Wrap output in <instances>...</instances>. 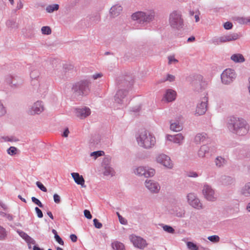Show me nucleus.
I'll use <instances>...</instances> for the list:
<instances>
[{
    "mask_svg": "<svg viewBox=\"0 0 250 250\" xmlns=\"http://www.w3.org/2000/svg\"><path fill=\"white\" fill-rule=\"evenodd\" d=\"M228 127L234 133L240 136L246 134L250 128L249 125L246 121L242 118L235 117H231Z\"/></svg>",
    "mask_w": 250,
    "mask_h": 250,
    "instance_id": "nucleus-1",
    "label": "nucleus"
},
{
    "mask_svg": "<svg viewBox=\"0 0 250 250\" xmlns=\"http://www.w3.org/2000/svg\"><path fill=\"white\" fill-rule=\"evenodd\" d=\"M137 141L140 146L145 148L152 147L156 143L155 137L146 130H142L139 133Z\"/></svg>",
    "mask_w": 250,
    "mask_h": 250,
    "instance_id": "nucleus-2",
    "label": "nucleus"
},
{
    "mask_svg": "<svg viewBox=\"0 0 250 250\" xmlns=\"http://www.w3.org/2000/svg\"><path fill=\"white\" fill-rule=\"evenodd\" d=\"M154 16V12L152 10L146 12L138 11L132 14V18L134 20H139L140 22H150L153 20Z\"/></svg>",
    "mask_w": 250,
    "mask_h": 250,
    "instance_id": "nucleus-3",
    "label": "nucleus"
},
{
    "mask_svg": "<svg viewBox=\"0 0 250 250\" xmlns=\"http://www.w3.org/2000/svg\"><path fill=\"white\" fill-rule=\"evenodd\" d=\"M169 22L170 26L173 28L179 29L182 27L183 20L181 13L178 11L171 13L170 15Z\"/></svg>",
    "mask_w": 250,
    "mask_h": 250,
    "instance_id": "nucleus-4",
    "label": "nucleus"
},
{
    "mask_svg": "<svg viewBox=\"0 0 250 250\" xmlns=\"http://www.w3.org/2000/svg\"><path fill=\"white\" fill-rule=\"evenodd\" d=\"M88 86L89 83L87 82L82 81L74 85L72 89L78 95H85L89 91Z\"/></svg>",
    "mask_w": 250,
    "mask_h": 250,
    "instance_id": "nucleus-5",
    "label": "nucleus"
},
{
    "mask_svg": "<svg viewBox=\"0 0 250 250\" xmlns=\"http://www.w3.org/2000/svg\"><path fill=\"white\" fill-rule=\"evenodd\" d=\"M235 74L233 70L226 69L221 74V80L223 83L229 84L234 79Z\"/></svg>",
    "mask_w": 250,
    "mask_h": 250,
    "instance_id": "nucleus-6",
    "label": "nucleus"
},
{
    "mask_svg": "<svg viewBox=\"0 0 250 250\" xmlns=\"http://www.w3.org/2000/svg\"><path fill=\"white\" fill-rule=\"evenodd\" d=\"M129 239L133 245L139 249H143L146 246V240L141 237L132 234L129 236Z\"/></svg>",
    "mask_w": 250,
    "mask_h": 250,
    "instance_id": "nucleus-7",
    "label": "nucleus"
},
{
    "mask_svg": "<svg viewBox=\"0 0 250 250\" xmlns=\"http://www.w3.org/2000/svg\"><path fill=\"white\" fill-rule=\"evenodd\" d=\"M135 172L138 175H143L146 177H149L154 175L155 170L151 168L139 167L136 169Z\"/></svg>",
    "mask_w": 250,
    "mask_h": 250,
    "instance_id": "nucleus-8",
    "label": "nucleus"
},
{
    "mask_svg": "<svg viewBox=\"0 0 250 250\" xmlns=\"http://www.w3.org/2000/svg\"><path fill=\"white\" fill-rule=\"evenodd\" d=\"M156 161L158 163L167 168L172 167V164L170 158L166 155L163 154L159 155L156 158Z\"/></svg>",
    "mask_w": 250,
    "mask_h": 250,
    "instance_id": "nucleus-9",
    "label": "nucleus"
},
{
    "mask_svg": "<svg viewBox=\"0 0 250 250\" xmlns=\"http://www.w3.org/2000/svg\"><path fill=\"white\" fill-rule=\"evenodd\" d=\"M203 193L205 197L209 201H214L216 199L214 191L208 185H205L203 189Z\"/></svg>",
    "mask_w": 250,
    "mask_h": 250,
    "instance_id": "nucleus-10",
    "label": "nucleus"
},
{
    "mask_svg": "<svg viewBox=\"0 0 250 250\" xmlns=\"http://www.w3.org/2000/svg\"><path fill=\"white\" fill-rule=\"evenodd\" d=\"M239 35L237 33L230 34L220 37L218 39V43H223L235 41L239 38Z\"/></svg>",
    "mask_w": 250,
    "mask_h": 250,
    "instance_id": "nucleus-11",
    "label": "nucleus"
},
{
    "mask_svg": "<svg viewBox=\"0 0 250 250\" xmlns=\"http://www.w3.org/2000/svg\"><path fill=\"white\" fill-rule=\"evenodd\" d=\"M76 116L81 118L83 119L87 117L90 114V109L86 107L83 108H79L75 109Z\"/></svg>",
    "mask_w": 250,
    "mask_h": 250,
    "instance_id": "nucleus-12",
    "label": "nucleus"
},
{
    "mask_svg": "<svg viewBox=\"0 0 250 250\" xmlns=\"http://www.w3.org/2000/svg\"><path fill=\"white\" fill-rule=\"evenodd\" d=\"M207 99L204 98L201 103L197 105L195 111L196 114L201 115L206 112L207 110Z\"/></svg>",
    "mask_w": 250,
    "mask_h": 250,
    "instance_id": "nucleus-13",
    "label": "nucleus"
},
{
    "mask_svg": "<svg viewBox=\"0 0 250 250\" xmlns=\"http://www.w3.org/2000/svg\"><path fill=\"white\" fill-rule=\"evenodd\" d=\"M146 187L151 192H157L160 189V186L155 182L151 180H146Z\"/></svg>",
    "mask_w": 250,
    "mask_h": 250,
    "instance_id": "nucleus-14",
    "label": "nucleus"
},
{
    "mask_svg": "<svg viewBox=\"0 0 250 250\" xmlns=\"http://www.w3.org/2000/svg\"><path fill=\"white\" fill-rule=\"evenodd\" d=\"M44 110V107L42 102L37 101L36 102L32 107L30 111L31 114H39Z\"/></svg>",
    "mask_w": 250,
    "mask_h": 250,
    "instance_id": "nucleus-15",
    "label": "nucleus"
},
{
    "mask_svg": "<svg viewBox=\"0 0 250 250\" xmlns=\"http://www.w3.org/2000/svg\"><path fill=\"white\" fill-rule=\"evenodd\" d=\"M71 174L77 184L81 185L82 187H85L84 185L85 181L82 175H80L77 172H73Z\"/></svg>",
    "mask_w": 250,
    "mask_h": 250,
    "instance_id": "nucleus-16",
    "label": "nucleus"
},
{
    "mask_svg": "<svg viewBox=\"0 0 250 250\" xmlns=\"http://www.w3.org/2000/svg\"><path fill=\"white\" fill-rule=\"evenodd\" d=\"M167 138L168 141L179 144L182 143L184 140V137L181 133L177 134L174 136L167 135Z\"/></svg>",
    "mask_w": 250,
    "mask_h": 250,
    "instance_id": "nucleus-17",
    "label": "nucleus"
},
{
    "mask_svg": "<svg viewBox=\"0 0 250 250\" xmlns=\"http://www.w3.org/2000/svg\"><path fill=\"white\" fill-rule=\"evenodd\" d=\"M176 95V93L175 91L171 89H168L167 91L164 98L167 102H170L175 100Z\"/></svg>",
    "mask_w": 250,
    "mask_h": 250,
    "instance_id": "nucleus-18",
    "label": "nucleus"
},
{
    "mask_svg": "<svg viewBox=\"0 0 250 250\" xmlns=\"http://www.w3.org/2000/svg\"><path fill=\"white\" fill-rule=\"evenodd\" d=\"M230 59L232 61L237 63L243 62L245 60L244 56L241 54H233Z\"/></svg>",
    "mask_w": 250,
    "mask_h": 250,
    "instance_id": "nucleus-19",
    "label": "nucleus"
},
{
    "mask_svg": "<svg viewBox=\"0 0 250 250\" xmlns=\"http://www.w3.org/2000/svg\"><path fill=\"white\" fill-rule=\"evenodd\" d=\"M122 10L121 6L115 5L111 8L110 13L113 17H116L119 15Z\"/></svg>",
    "mask_w": 250,
    "mask_h": 250,
    "instance_id": "nucleus-20",
    "label": "nucleus"
},
{
    "mask_svg": "<svg viewBox=\"0 0 250 250\" xmlns=\"http://www.w3.org/2000/svg\"><path fill=\"white\" fill-rule=\"evenodd\" d=\"M19 235L29 244H34L35 241L26 233L23 231H18Z\"/></svg>",
    "mask_w": 250,
    "mask_h": 250,
    "instance_id": "nucleus-21",
    "label": "nucleus"
},
{
    "mask_svg": "<svg viewBox=\"0 0 250 250\" xmlns=\"http://www.w3.org/2000/svg\"><path fill=\"white\" fill-rule=\"evenodd\" d=\"M112 247L115 250H125L124 245L118 241H115L111 244Z\"/></svg>",
    "mask_w": 250,
    "mask_h": 250,
    "instance_id": "nucleus-22",
    "label": "nucleus"
},
{
    "mask_svg": "<svg viewBox=\"0 0 250 250\" xmlns=\"http://www.w3.org/2000/svg\"><path fill=\"white\" fill-rule=\"evenodd\" d=\"M208 151V148L206 146H203L201 147L198 151V155L200 157H204L207 152Z\"/></svg>",
    "mask_w": 250,
    "mask_h": 250,
    "instance_id": "nucleus-23",
    "label": "nucleus"
},
{
    "mask_svg": "<svg viewBox=\"0 0 250 250\" xmlns=\"http://www.w3.org/2000/svg\"><path fill=\"white\" fill-rule=\"evenodd\" d=\"M189 204L194 208L199 209L202 208L201 203L198 198L197 199L192 200V201H189Z\"/></svg>",
    "mask_w": 250,
    "mask_h": 250,
    "instance_id": "nucleus-24",
    "label": "nucleus"
},
{
    "mask_svg": "<svg viewBox=\"0 0 250 250\" xmlns=\"http://www.w3.org/2000/svg\"><path fill=\"white\" fill-rule=\"evenodd\" d=\"M242 193L245 196L250 195V183L247 184L242 189Z\"/></svg>",
    "mask_w": 250,
    "mask_h": 250,
    "instance_id": "nucleus-25",
    "label": "nucleus"
},
{
    "mask_svg": "<svg viewBox=\"0 0 250 250\" xmlns=\"http://www.w3.org/2000/svg\"><path fill=\"white\" fill-rule=\"evenodd\" d=\"M206 134H198L195 137V142L196 143H200L203 142L206 139Z\"/></svg>",
    "mask_w": 250,
    "mask_h": 250,
    "instance_id": "nucleus-26",
    "label": "nucleus"
},
{
    "mask_svg": "<svg viewBox=\"0 0 250 250\" xmlns=\"http://www.w3.org/2000/svg\"><path fill=\"white\" fill-rule=\"evenodd\" d=\"M182 128V126L179 123H171L170 125V129L174 131H179Z\"/></svg>",
    "mask_w": 250,
    "mask_h": 250,
    "instance_id": "nucleus-27",
    "label": "nucleus"
},
{
    "mask_svg": "<svg viewBox=\"0 0 250 250\" xmlns=\"http://www.w3.org/2000/svg\"><path fill=\"white\" fill-rule=\"evenodd\" d=\"M59 5L57 4L50 5L46 7V10L48 13H51L59 9Z\"/></svg>",
    "mask_w": 250,
    "mask_h": 250,
    "instance_id": "nucleus-28",
    "label": "nucleus"
},
{
    "mask_svg": "<svg viewBox=\"0 0 250 250\" xmlns=\"http://www.w3.org/2000/svg\"><path fill=\"white\" fill-rule=\"evenodd\" d=\"M104 173V175L112 176L114 175L115 172L112 168L110 167H106Z\"/></svg>",
    "mask_w": 250,
    "mask_h": 250,
    "instance_id": "nucleus-29",
    "label": "nucleus"
},
{
    "mask_svg": "<svg viewBox=\"0 0 250 250\" xmlns=\"http://www.w3.org/2000/svg\"><path fill=\"white\" fill-rule=\"evenodd\" d=\"M216 165L219 167L223 166L225 163V160L221 157H218L215 160Z\"/></svg>",
    "mask_w": 250,
    "mask_h": 250,
    "instance_id": "nucleus-30",
    "label": "nucleus"
},
{
    "mask_svg": "<svg viewBox=\"0 0 250 250\" xmlns=\"http://www.w3.org/2000/svg\"><path fill=\"white\" fill-rule=\"evenodd\" d=\"M187 245L190 250H198V247L197 246L192 242H188L187 243Z\"/></svg>",
    "mask_w": 250,
    "mask_h": 250,
    "instance_id": "nucleus-31",
    "label": "nucleus"
},
{
    "mask_svg": "<svg viewBox=\"0 0 250 250\" xmlns=\"http://www.w3.org/2000/svg\"><path fill=\"white\" fill-rule=\"evenodd\" d=\"M126 94V92L124 90H119L116 94V97L118 99L120 98H124V96H125Z\"/></svg>",
    "mask_w": 250,
    "mask_h": 250,
    "instance_id": "nucleus-32",
    "label": "nucleus"
},
{
    "mask_svg": "<svg viewBox=\"0 0 250 250\" xmlns=\"http://www.w3.org/2000/svg\"><path fill=\"white\" fill-rule=\"evenodd\" d=\"M41 30L43 34L49 35L51 33V30L49 26H43Z\"/></svg>",
    "mask_w": 250,
    "mask_h": 250,
    "instance_id": "nucleus-33",
    "label": "nucleus"
},
{
    "mask_svg": "<svg viewBox=\"0 0 250 250\" xmlns=\"http://www.w3.org/2000/svg\"><path fill=\"white\" fill-rule=\"evenodd\" d=\"M104 154L103 151H94L91 153V156H94L95 159H96L98 157L103 156Z\"/></svg>",
    "mask_w": 250,
    "mask_h": 250,
    "instance_id": "nucleus-34",
    "label": "nucleus"
},
{
    "mask_svg": "<svg viewBox=\"0 0 250 250\" xmlns=\"http://www.w3.org/2000/svg\"><path fill=\"white\" fill-rule=\"evenodd\" d=\"M6 236V232L5 229L0 226V240L4 239Z\"/></svg>",
    "mask_w": 250,
    "mask_h": 250,
    "instance_id": "nucleus-35",
    "label": "nucleus"
},
{
    "mask_svg": "<svg viewBox=\"0 0 250 250\" xmlns=\"http://www.w3.org/2000/svg\"><path fill=\"white\" fill-rule=\"evenodd\" d=\"M168 64H171L172 63H176L178 62L177 59H175V58L173 56H168Z\"/></svg>",
    "mask_w": 250,
    "mask_h": 250,
    "instance_id": "nucleus-36",
    "label": "nucleus"
},
{
    "mask_svg": "<svg viewBox=\"0 0 250 250\" xmlns=\"http://www.w3.org/2000/svg\"><path fill=\"white\" fill-rule=\"evenodd\" d=\"M31 199L33 203H34L35 204L39 206L40 208L43 207L42 204L41 203V202L39 199H38L37 198H36L35 197H32Z\"/></svg>",
    "mask_w": 250,
    "mask_h": 250,
    "instance_id": "nucleus-37",
    "label": "nucleus"
},
{
    "mask_svg": "<svg viewBox=\"0 0 250 250\" xmlns=\"http://www.w3.org/2000/svg\"><path fill=\"white\" fill-rule=\"evenodd\" d=\"M17 148L14 146L10 147L7 150V152L11 155H14L16 153Z\"/></svg>",
    "mask_w": 250,
    "mask_h": 250,
    "instance_id": "nucleus-38",
    "label": "nucleus"
},
{
    "mask_svg": "<svg viewBox=\"0 0 250 250\" xmlns=\"http://www.w3.org/2000/svg\"><path fill=\"white\" fill-rule=\"evenodd\" d=\"M208 239L213 242H218L219 241V237L217 235L209 236Z\"/></svg>",
    "mask_w": 250,
    "mask_h": 250,
    "instance_id": "nucleus-39",
    "label": "nucleus"
},
{
    "mask_svg": "<svg viewBox=\"0 0 250 250\" xmlns=\"http://www.w3.org/2000/svg\"><path fill=\"white\" fill-rule=\"evenodd\" d=\"M117 215L118 216V218L119 220V221L121 224L123 225H126L127 224V220L123 217L118 212H117Z\"/></svg>",
    "mask_w": 250,
    "mask_h": 250,
    "instance_id": "nucleus-40",
    "label": "nucleus"
},
{
    "mask_svg": "<svg viewBox=\"0 0 250 250\" xmlns=\"http://www.w3.org/2000/svg\"><path fill=\"white\" fill-rule=\"evenodd\" d=\"M163 229L164 230L169 233H173L174 231V229L171 227L167 225L164 226L163 227Z\"/></svg>",
    "mask_w": 250,
    "mask_h": 250,
    "instance_id": "nucleus-41",
    "label": "nucleus"
},
{
    "mask_svg": "<svg viewBox=\"0 0 250 250\" xmlns=\"http://www.w3.org/2000/svg\"><path fill=\"white\" fill-rule=\"evenodd\" d=\"M36 185L37 187L42 191L46 192L47 189L43 185L42 183L40 182H37L36 183Z\"/></svg>",
    "mask_w": 250,
    "mask_h": 250,
    "instance_id": "nucleus-42",
    "label": "nucleus"
},
{
    "mask_svg": "<svg viewBox=\"0 0 250 250\" xmlns=\"http://www.w3.org/2000/svg\"><path fill=\"white\" fill-rule=\"evenodd\" d=\"M93 223L95 228L97 229H101L102 227V223L99 222L98 219H94L93 220Z\"/></svg>",
    "mask_w": 250,
    "mask_h": 250,
    "instance_id": "nucleus-43",
    "label": "nucleus"
},
{
    "mask_svg": "<svg viewBox=\"0 0 250 250\" xmlns=\"http://www.w3.org/2000/svg\"><path fill=\"white\" fill-rule=\"evenodd\" d=\"M187 198L188 203H189V201L197 199L193 193H189L187 195Z\"/></svg>",
    "mask_w": 250,
    "mask_h": 250,
    "instance_id": "nucleus-44",
    "label": "nucleus"
},
{
    "mask_svg": "<svg viewBox=\"0 0 250 250\" xmlns=\"http://www.w3.org/2000/svg\"><path fill=\"white\" fill-rule=\"evenodd\" d=\"M53 199H54L55 203H56V204H59L61 202L60 196L56 193L54 194Z\"/></svg>",
    "mask_w": 250,
    "mask_h": 250,
    "instance_id": "nucleus-45",
    "label": "nucleus"
},
{
    "mask_svg": "<svg viewBox=\"0 0 250 250\" xmlns=\"http://www.w3.org/2000/svg\"><path fill=\"white\" fill-rule=\"evenodd\" d=\"M35 211L39 218H42L43 217V214L42 210L38 207H36Z\"/></svg>",
    "mask_w": 250,
    "mask_h": 250,
    "instance_id": "nucleus-46",
    "label": "nucleus"
},
{
    "mask_svg": "<svg viewBox=\"0 0 250 250\" xmlns=\"http://www.w3.org/2000/svg\"><path fill=\"white\" fill-rule=\"evenodd\" d=\"M56 241L60 245H63L64 242L62 238L60 237L59 235H56V236H54Z\"/></svg>",
    "mask_w": 250,
    "mask_h": 250,
    "instance_id": "nucleus-47",
    "label": "nucleus"
},
{
    "mask_svg": "<svg viewBox=\"0 0 250 250\" xmlns=\"http://www.w3.org/2000/svg\"><path fill=\"white\" fill-rule=\"evenodd\" d=\"M224 27L226 29H230L232 27V24L230 22H226L224 24Z\"/></svg>",
    "mask_w": 250,
    "mask_h": 250,
    "instance_id": "nucleus-48",
    "label": "nucleus"
},
{
    "mask_svg": "<svg viewBox=\"0 0 250 250\" xmlns=\"http://www.w3.org/2000/svg\"><path fill=\"white\" fill-rule=\"evenodd\" d=\"M84 215L85 217L88 219H90L92 218V215L90 211L88 210L85 209L84 210Z\"/></svg>",
    "mask_w": 250,
    "mask_h": 250,
    "instance_id": "nucleus-49",
    "label": "nucleus"
},
{
    "mask_svg": "<svg viewBox=\"0 0 250 250\" xmlns=\"http://www.w3.org/2000/svg\"><path fill=\"white\" fill-rule=\"evenodd\" d=\"M12 77L11 76H8L6 78V82L7 83H8L9 84H10L11 85V86L12 85H16L15 83H13V82L12 81H11V79H12Z\"/></svg>",
    "mask_w": 250,
    "mask_h": 250,
    "instance_id": "nucleus-50",
    "label": "nucleus"
},
{
    "mask_svg": "<svg viewBox=\"0 0 250 250\" xmlns=\"http://www.w3.org/2000/svg\"><path fill=\"white\" fill-rule=\"evenodd\" d=\"M174 80H175V77L173 75H171V74H168L167 75V78L166 79L167 81H168L169 82H172V81H174Z\"/></svg>",
    "mask_w": 250,
    "mask_h": 250,
    "instance_id": "nucleus-51",
    "label": "nucleus"
},
{
    "mask_svg": "<svg viewBox=\"0 0 250 250\" xmlns=\"http://www.w3.org/2000/svg\"><path fill=\"white\" fill-rule=\"evenodd\" d=\"M70 238L73 242H76L77 241V236L75 234H71L70 235Z\"/></svg>",
    "mask_w": 250,
    "mask_h": 250,
    "instance_id": "nucleus-52",
    "label": "nucleus"
},
{
    "mask_svg": "<svg viewBox=\"0 0 250 250\" xmlns=\"http://www.w3.org/2000/svg\"><path fill=\"white\" fill-rule=\"evenodd\" d=\"M103 76V74L102 73H97L96 74H94L92 76V78L94 80H96L98 78H101Z\"/></svg>",
    "mask_w": 250,
    "mask_h": 250,
    "instance_id": "nucleus-53",
    "label": "nucleus"
},
{
    "mask_svg": "<svg viewBox=\"0 0 250 250\" xmlns=\"http://www.w3.org/2000/svg\"><path fill=\"white\" fill-rule=\"evenodd\" d=\"M242 21L243 22V23H247L248 22H250V19L249 18H242Z\"/></svg>",
    "mask_w": 250,
    "mask_h": 250,
    "instance_id": "nucleus-54",
    "label": "nucleus"
},
{
    "mask_svg": "<svg viewBox=\"0 0 250 250\" xmlns=\"http://www.w3.org/2000/svg\"><path fill=\"white\" fill-rule=\"evenodd\" d=\"M69 133V131L68 130V129H66L63 132V136L65 137H67L68 135V134Z\"/></svg>",
    "mask_w": 250,
    "mask_h": 250,
    "instance_id": "nucleus-55",
    "label": "nucleus"
},
{
    "mask_svg": "<svg viewBox=\"0 0 250 250\" xmlns=\"http://www.w3.org/2000/svg\"><path fill=\"white\" fill-rule=\"evenodd\" d=\"M189 177H196L197 176V174L195 172H190L188 175Z\"/></svg>",
    "mask_w": 250,
    "mask_h": 250,
    "instance_id": "nucleus-56",
    "label": "nucleus"
},
{
    "mask_svg": "<svg viewBox=\"0 0 250 250\" xmlns=\"http://www.w3.org/2000/svg\"><path fill=\"white\" fill-rule=\"evenodd\" d=\"M47 215L53 220L54 219L53 216L51 212L48 211L47 212Z\"/></svg>",
    "mask_w": 250,
    "mask_h": 250,
    "instance_id": "nucleus-57",
    "label": "nucleus"
},
{
    "mask_svg": "<svg viewBox=\"0 0 250 250\" xmlns=\"http://www.w3.org/2000/svg\"><path fill=\"white\" fill-rule=\"evenodd\" d=\"M194 40H195V38L194 37H191L188 39V42H192Z\"/></svg>",
    "mask_w": 250,
    "mask_h": 250,
    "instance_id": "nucleus-58",
    "label": "nucleus"
},
{
    "mask_svg": "<svg viewBox=\"0 0 250 250\" xmlns=\"http://www.w3.org/2000/svg\"><path fill=\"white\" fill-rule=\"evenodd\" d=\"M18 197H19V198H20V199L22 201L24 202V203H26V200H25L24 198H22L21 195H19L18 196Z\"/></svg>",
    "mask_w": 250,
    "mask_h": 250,
    "instance_id": "nucleus-59",
    "label": "nucleus"
},
{
    "mask_svg": "<svg viewBox=\"0 0 250 250\" xmlns=\"http://www.w3.org/2000/svg\"><path fill=\"white\" fill-rule=\"evenodd\" d=\"M195 21L198 22L199 21V17L198 15H195Z\"/></svg>",
    "mask_w": 250,
    "mask_h": 250,
    "instance_id": "nucleus-60",
    "label": "nucleus"
},
{
    "mask_svg": "<svg viewBox=\"0 0 250 250\" xmlns=\"http://www.w3.org/2000/svg\"><path fill=\"white\" fill-rule=\"evenodd\" d=\"M52 231L53 233V234H54V236H56V235H58L57 231L55 229H53Z\"/></svg>",
    "mask_w": 250,
    "mask_h": 250,
    "instance_id": "nucleus-61",
    "label": "nucleus"
},
{
    "mask_svg": "<svg viewBox=\"0 0 250 250\" xmlns=\"http://www.w3.org/2000/svg\"><path fill=\"white\" fill-rule=\"evenodd\" d=\"M34 250H43L42 249H40L38 247L34 246L33 248Z\"/></svg>",
    "mask_w": 250,
    "mask_h": 250,
    "instance_id": "nucleus-62",
    "label": "nucleus"
},
{
    "mask_svg": "<svg viewBox=\"0 0 250 250\" xmlns=\"http://www.w3.org/2000/svg\"><path fill=\"white\" fill-rule=\"evenodd\" d=\"M247 209L250 211V203L248 204L247 206Z\"/></svg>",
    "mask_w": 250,
    "mask_h": 250,
    "instance_id": "nucleus-63",
    "label": "nucleus"
},
{
    "mask_svg": "<svg viewBox=\"0 0 250 250\" xmlns=\"http://www.w3.org/2000/svg\"><path fill=\"white\" fill-rule=\"evenodd\" d=\"M249 83H250V86L249 87V92L250 94V78H249Z\"/></svg>",
    "mask_w": 250,
    "mask_h": 250,
    "instance_id": "nucleus-64",
    "label": "nucleus"
}]
</instances>
